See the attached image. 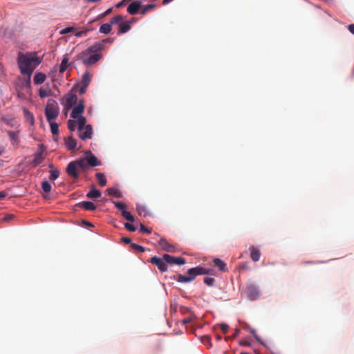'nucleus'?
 I'll list each match as a JSON object with an SVG mask.
<instances>
[{
    "instance_id": "1",
    "label": "nucleus",
    "mask_w": 354,
    "mask_h": 354,
    "mask_svg": "<svg viewBox=\"0 0 354 354\" xmlns=\"http://www.w3.org/2000/svg\"><path fill=\"white\" fill-rule=\"evenodd\" d=\"M41 63L39 57L32 53L23 54L19 53L17 57V64L20 69V72L23 75L28 76V82L30 80L31 75L35 67Z\"/></svg>"
},
{
    "instance_id": "2",
    "label": "nucleus",
    "mask_w": 354,
    "mask_h": 354,
    "mask_svg": "<svg viewBox=\"0 0 354 354\" xmlns=\"http://www.w3.org/2000/svg\"><path fill=\"white\" fill-rule=\"evenodd\" d=\"M59 114L58 103L53 99H49L45 108V115L48 122L55 120Z\"/></svg>"
},
{
    "instance_id": "3",
    "label": "nucleus",
    "mask_w": 354,
    "mask_h": 354,
    "mask_svg": "<svg viewBox=\"0 0 354 354\" xmlns=\"http://www.w3.org/2000/svg\"><path fill=\"white\" fill-rule=\"evenodd\" d=\"M102 58V55L101 53H95V54H90L86 52L82 51L79 55V59L82 61V62L86 66H91L97 62L100 59Z\"/></svg>"
},
{
    "instance_id": "4",
    "label": "nucleus",
    "mask_w": 354,
    "mask_h": 354,
    "mask_svg": "<svg viewBox=\"0 0 354 354\" xmlns=\"http://www.w3.org/2000/svg\"><path fill=\"white\" fill-rule=\"evenodd\" d=\"M77 95L73 94L71 91L65 95L62 100V104H64L65 109L68 110L77 103Z\"/></svg>"
},
{
    "instance_id": "5",
    "label": "nucleus",
    "mask_w": 354,
    "mask_h": 354,
    "mask_svg": "<svg viewBox=\"0 0 354 354\" xmlns=\"http://www.w3.org/2000/svg\"><path fill=\"white\" fill-rule=\"evenodd\" d=\"M247 297L250 300H255L259 297V291L256 284L250 283L246 286Z\"/></svg>"
},
{
    "instance_id": "6",
    "label": "nucleus",
    "mask_w": 354,
    "mask_h": 354,
    "mask_svg": "<svg viewBox=\"0 0 354 354\" xmlns=\"http://www.w3.org/2000/svg\"><path fill=\"white\" fill-rule=\"evenodd\" d=\"M91 81V75L88 72L85 73L83 75L80 84L77 85V87H79V92L80 94H84L86 92V88L89 85Z\"/></svg>"
},
{
    "instance_id": "7",
    "label": "nucleus",
    "mask_w": 354,
    "mask_h": 354,
    "mask_svg": "<svg viewBox=\"0 0 354 354\" xmlns=\"http://www.w3.org/2000/svg\"><path fill=\"white\" fill-rule=\"evenodd\" d=\"M41 150L37 151L34 155V158L30 162V165L32 167H36L39 165L41 164L45 159V149L42 148V145H41Z\"/></svg>"
},
{
    "instance_id": "8",
    "label": "nucleus",
    "mask_w": 354,
    "mask_h": 354,
    "mask_svg": "<svg viewBox=\"0 0 354 354\" xmlns=\"http://www.w3.org/2000/svg\"><path fill=\"white\" fill-rule=\"evenodd\" d=\"M150 262L152 264L156 265L158 267V268L160 270V271L162 272H166L168 269L167 263L165 261L163 257L160 258V257H158L156 256L153 257L151 259Z\"/></svg>"
},
{
    "instance_id": "9",
    "label": "nucleus",
    "mask_w": 354,
    "mask_h": 354,
    "mask_svg": "<svg viewBox=\"0 0 354 354\" xmlns=\"http://www.w3.org/2000/svg\"><path fill=\"white\" fill-rule=\"evenodd\" d=\"M79 168L75 162V161H72L68 163L66 167L67 174L73 177L75 179H77L79 178Z\"/></svg>"
},
{
    "instance_id": "10",
    "label": "nucleus",
    "mask_w": 354,
    "mask_h": 354,
    "mask_svg": "<svg viewBox=\"0 0 354 354\" xmlns=\"http://www.w3.org/2000/svg\"><path fill=\"white\" fill-rule=\"evenodd\" d=\"M163 258L167 263L168 264H176V265H184L185 263V259L183 257H176L169 254H164Z\"/></svg>"
},
{
    "instance_id": "11",
    "label": "nucleus",
    "mask_w": 354,
    "mask_h": 354,
    "mask_svg": "<svg viewBox=\"0 0 354 354\" xmlns=\"http://www.w3.org/2000/svg\"><path fill=\"white\" fill-rule=\"evenodd\" d=\"M84 111V102L83 100H81L78 102V104L74 106L73 109L72 113L71 114V117L73 119H76L78 116H80L81 114Z\"/></svg>"
},
{
    "instance_id": "12",
    "label": "nucleus",
    "mask_w": 354,
    "mask_h": 354,
    "mask_svg": "<svg viewBox=\"0 0 354 354\" xmlns=\"http://www.w3.org/2000/svg\"><path fill=\"white\" fill-rule=\"evenodd\" d=\"M158 244L164 251L167 252H174L176 251V246L168 243L167 241L164 238H161L159 240Z\"/></svg>"
},
{
    "instance_id": "13",
    "label": "nucleus",
    "mask_w": 354,
    "mask_h": 354,
    "mask_svg": "<svg viewBox=\"0 0 354 354\" xmlns=\"http://www.w3.org/2000/svg\"><path fill=\"white\" fill-rule=\"evenodd\" d=\"M87 162L90 167H95L101 164L100 161L98 160L97 157L91 151H88L86 152V157Z\"/></svg>"
},
{
    "instance_id": "14",
    "label": "nucleus",
    "mask_w": 354,
    "mask_h": 354,
    "mask_svg": "<svg viewBox=\"0 0 354 354\" xmlns=\"http://www.w3.org/2000/svg\"><path fill=\"white\" fill-rule=\"evenodd\" d=\"M1 120L3 124L11 128H15L17 126V122L15 118L10 115H2L1 118Z\"/></svg>"
},
{
    "instance_id": "15",
    "label": "nucleus",
    "mask_w": 354,
    "mask_h": 354,
    "mask_svg": "<svg viewBox=\"0 0 354 354\" xmlns=\"http://www.w3.org/2000/svg\"><path fill=\"white\" fill-rule=\"evenodd\" d=\"M104 49L103 47V43L96 42L93 45L91 46L86 50H83L84 52L90 53V54H95V53H101V52Z\"/></svg>"
},
{
    "instance_id": "16",
    "label": "nucleus",
    "mask_w": 354,
    "mask_h": 354,
    "mask_svg": "<svg viewBox=\"0 0 354 354\" xmlns=\"http://www.w3.org/2000/svg\"><path fill=\"white\" fill-rule=\"evenodd\" d=\"M188 274L189 275H193L194 278L195 279V277L197 275H199V274H208L209 272H208V270H207L206 268H205L203 267L197 266V267H195V268L189 269L188 270Z\"/></svg>"
},
{
    "instance_id": "17",
    "label": "nucleus",
    "mask_w": 354,
    "mask_h": 354,
    "mask_svg": "<svg viewBox=\"0 0 354 354\" xmlns=\"http://www.w3.org/2000/svg\"><path fill=\"white\" fill-rule=\"evenodd\" d=\"M84 131L82 132L80 131L79 137L83 140H85L86 139H90L92 137L93 135V128L91 124H87L84 128Z\"/></svg>"
},
{
    "instance_id": "18",
    "label": "nucleus",
    "mask_w": 354,
    "mask_h": 354,
    "mask_svg": "<svg viewBox=\"0 0 354 354\" xmlns=\"http://www.w3.org/2000/svg\"><path fill=\"white\" fill-rule=\"evenodd\" d=\"M141 8V2L138 1L131 3L127 7V12L132 15H136Z\"/></svg>"
},
{
    "instance_id": "19",
    "label": "nucleus",
    "mask_w": 354,
    "mask_h": 354,
    "mask_svg": "<svg viewBox=\"0 0 354 354\" xmlns=\"http://www.w3.org/2000/svg\"><path fill=\"white\" fill-rule=\"evenodd\" d=\"M249 250L250 252V257L252 261L257 262L259 261L261 257V252L259 250H257L254 246L252 245L249 248Z\"/></svg>"
},
{
    "instance_id": "20",
    "label": "nucleus",
    "mask_w": 354,
    "mask_h": 354,
    "mask_svg": "<svg viewBox=\"0 0 354 354\" xmlns=\"http://www.w3.org/2000/svg\"><path fill=\"white\" fill-rule=\"evenodd\" d=\"M131 21H122L119 26L118 34H123L127 32L131 29Z\"/></svg>"
},
{
    "instance_id": "21",
    "label": "nucleus",
    "mask_w": 354,
    "mask_h": 354,
    "mask_svg": "<svg viewBox=\"0 0 354 354\" xmlns=\"http://www.w3.org/2000/svg\"><path fill=\"white\" fill-rule=\"evenodd\" d=\"M75 161L79 169L82 171H85L90 167L85 158H82Z\"/></svg>"
},
{
    "instance_id": "22",
    "label": "nucleus",
    "mask_w": 354,
    "mask_h": 354,
    "mask_svg": "<svg viewBox=\"0 0 354 354\" xmlns=\"http://www.w3.org/2000/svg\"><path fill=\"white\" fill-rule=\"evenodd\" d=\"M78 206L86 210L93 211L96 209V205L91 201H83L78 203Z\"/></svg>"
},
{
    "instance_id": "23",
    "label": "nucleus",
    "mask_w": 354,
    "mask_h": 354,
    "mask_svg": "<svg viewBox=\"0 0 354 354\" xmlns=\"http://www.w3.org/2000/svg\"><path fill=\"white\" fill-rule=\"evenodd\" d=\"M6 133L8 135L10 139L13 142V145H18L19 143V131H6Z\"/></svg>"
},
{
    "instance_id": "24",
    "label": "nucleus",
    "mask_w": 354,
    "mask_h": 354,
    "mask_svg": "<svg viewBox=\"0 0 354 354\" xmlns=\"http://www.w3.org/2000/svg\"><path fill=\"white\" fill-rule=\"evenodd\" d=\"M214 263L216 266H217L220 269L221 271H223V272L227 271V269L226 268V263L221 259H218V258L214 259Z\"/></svg>"
},
{
    "instance_id": "25",
    "label": "nucleus",
    "mask_w": 354,
    "mask_h": 354,
    "mask_svg": "<svg viewBox=\"0 0 354 354\" xmlns=\"http://www.w3.org/2000/svg\"><path fill=\"white\" fill-rule=\"evenodd\" d=\"M46 75L42 73H37L35 74L34 77V83L35 84H42L45 80H46Z\"/></svg>"
},
{
    "instance_id": "26",
    "label": "nucleus",
    "mask_w": 354,
    "mask_h": 354,
    "mask_svg": "<svg viewBox=\"0 0 354 354\" xmlns=\"http://www.w3.org/2000/svg\"><path fill=\"white\" fill-rule=\"evenodd\" d=\"M66 145L69 150H74L77 146V142L72 136H69L66 140Z\"/></svg>"
},
{
    "instance_id": "27",
    "label": "nucleus",
    "mask_w": 354,
    "mask_h": 354,
    "mask_svg": "<svg viewBox=\"0 0 354 354\" xmlns=\"http://www.w3.org/2000/svg\"><path fill=\"white\" fill-rule=\"evenodd\" d=\"M108 194L110 196H115L116 198H122V193L117 188L109 187L107 189Z\"/></svg>"
},
{
    "instance_id": "28",
    "label": "nucleus",
    "mask_w": 354,
    "mask_h": 354,
    "mask_svg": "<svg viewBox=\"0 0 354 354\" xmlns=\"http://www.w3.org/2000/svg\"><path fill=\"white\" fill-rule=\"evenodd\" d=\"M95 177L97 180L99 185L102 187H104L106 185V178L104 174L102 173H97L95 174Z\"/></svg>"
},
{
    "instance_id": "29",
    "label": "nucleus",
    "mask_w": 354,
    "mask_h": 354,
    "mask_svg": "<svg viewBox=\"0 0 354 354\" xmlns=\"http://www.w3.org/2000/svg\"><path fill=\"white\" fill-rule=\"evenodd\" d=\"M23 111L26 119L30 122L31 125H33L35 123V118L33 115L26 108H24Z\"/></svg>"
},
{
    "instance_id": "30",
    "label": "nucleus",
    "mask_w": 354,
    "mask_h": 354,
    "mask_svg": "<svg viewBox=\"0 0 354 354\" xmlns=\"http://www.w3.org/2000/svg\"><path fill=\"white\" fill-rule=\"evenodd\" d=\"M112 30L111 24L109 23L104 24L100 27V32L104 34H109Z\"/></svg>"
},
{
    "instance_id": "31",
    "label": "nucleus",
    "mask_w": 354,
    "mask_h": 354,
    "mask_svg": "<svg viewBox=\"0 0 354 354\" xmlns=\"http://www.w3.org/2000/svg\"><path fill=\"white\" fill-rule=\"evenodd\" d=\"M194 279V278L193 275L189 274V276H186V275H183V274H178L177 281L178 282H181V283H187Z\"/></svg>"
},
{
    "instance_id": "32",
    "label": "nucleus",
    "mask_w": 354,
    "mask_h": 354,
    "mask_svg": "<svg viewBox=\"0 0 354 354\" xmlns=\"http://www.w3.org/2000/svg\"><path fill=\"white\" fill-rule=\"evenodd\" d=\"M86 196L89 198H97L101 196V192L100 190L93 188L86 194Z\"/></svg>"
},
{
    "instance_id": "33",
    "label": "nucleus",
    "mask_w": 354,
    "mask_h": 354,
    "mask_svg": "<svg viewBox=\"0 0 354 354\" xmlns=\"http://www.w3.org/2000/svg\"><path fill=\"white\" fill-rule=\"evenodd\" d=\"M77 119V123H78V131H82L84 130V128L86 127V118L82 115L78 116Z\"/></svg>"
},
{
    "instance_id": "34",
    "label": "nucleus",
    "mask_w": 354,
    "mask_h": 354,
    "mask_svg": "<svg viewBox=\"0 0 354 354\" xmlns=\"http://www.w3.org/2000/svg\"><path fill=\"white\" fill-rule=\"evenodd\" d=\"M156 7V4H147L146 6H144L140 13L142 15H145L147 12H150L151 10H152L153 8H155Z\"/></svg>"
},
{
    "instance_id": "35",
    "label": "nucleus",
    "mask_w": 354,
    "mask_h": 354,
    "mask_svg": "<svg viewBox=\"0 0 354 354\" xmlns=\"http://www.w3.org/2000/svg\"><path fill=\"white\" fill-rule=\"evenodd\" d=\"M68 65V59L66 57H64L60 64L59 73H63L67 69Z\"/></svg>"
},
{
    "instance_id": "36",
    "label": "nucleus",
    "mask_w": 354,
    "mask_h": 354,
    "mask_svg": "<svg viewBox=\"0 0 354 354\" xmlns=\"http://www.w3.org/2000/svg\"><path fill=\"white\" fill-rule=\"evenodd\" d=\"M123 17L120 15H116L113 17H112L110 19V24H118V26H120V23L123 21Z\"/></svg>"
},
{
    "instance_id": "37",
    "label": "nucleus",
    "mask_w": 354,
    "mask_h": 354,
    "mask_svg": "<svg viewBox=\"0 0 354 354\" xmlns=\"http://www.w3.org/2000/svg\"><path fill=\"white\" fill-rule=\"evenodd\" d=\"M50 131L53 135H57L59 133V125L55 122L54 120L49 122Z\"/></svg>"
},
{
    "instance_id": "38",
    "label": "nucleus",
    "mask_w": 354,
    "mask_h": 354,
    "mask_svg": "<svg viewBox=\"0 0 354 354\" xmlns=\"http://www.w3.org/2000/svg\"><path fill=\"white\" fill-rule=\"evenodd\" d=\"M113 203L117 207L118 209L121 211L122 214L123 213V211L127 210L126 209V205L121 202V201H113Z\"/></svg>"
},
{
    "instance_id": "39",
    "label": "nucleus",
    "mask_w": 354,
    "mask_h": 354,
    "mask_svg": "<svg viewBox=\"0 0 354 354\" xmlns=\"http://www.w3.org/2000/svg\"><path fill=\"white\" fill-rule=\"evenodd\" d=\"M131 248L133 250L138 252H144L145 251V249L143 246L133 243L131 244Z\"/></svg>"
},
{
    "instance_id": "40",
    "label": "nucleus",
    "mask_w": 354,
    "mask_h": 354,
    "mask_svg": "<svg viewBox=\"0 0 354 354\" xmlns=\"http://www.w3.org/2000/svg\"><path fill=\"white\" fill-rule=\"evenodd\" d=\"M122 215L128 221H130V222L134 221V217L129 212H128L127 210L123 211V213L122 214Z\"/></svg>"
},
{
    "instance_id": "41",
    "label": "nucleus",
    "mask_w": 354,
    "mask_h": 354,
    "mask_svg": "<svg viewBox=\"0 0 354 354\" xmlns=\"http://www.w3.org/2000/svg\"><path fill=\"white\" fill-rule=\"evenodd\" d=\"M41 188L46 193H49L51 190V185L48 181H44L41 183Z\"/></svg>"
},
{
    "instance_id": "42",
    "label": "nucleus",
    "mask_w": 354,
    "mask_h": 354,
    "mask_svg": "<svg viewBox=\"0 0 354 354\" xmlns=\"http://www.w3.org/2000/svg\"><path fill=\"white\" fill-rule=\"evenodd\" d=\"M50 172V175L49 178L50 180H55L59 177V171L57 169H53Z\"/></svg>"
},
{
    "instance_id": "43",
    "label": "nucleus",
    "mask_w": 354,
    "mask_h": 354,
    "mask_svg": "<svg viewBox=\"0 0 354 354\" xmlns=\"http://www.w3.org/2000/svg\"><path fill=\"white\" fill-rule=\"evenodd\" d=\"M201 342L205 344V345H207L208 347H211L212 346V344H211V338L208 335H204L201 337Z\"/></svg>"
},
{
    "instance_id": "44",
    "label": "nucleus",
    "mask_w": 354,
    "mask_h": 354,
    "mask_svg": "<svg viewBox=\"0 0 354 354\" xmlns=\"http://www.w3.org/2000/svg\"><path fill=\"white\" fill-rule=\"evenodd\" d=\"M136 209L139 215H143L144 216H146L147 215L146 208L144 206L138 205L137 206Z\"/></svg>"
},
{
    "instance_id": "45",
    "label": "nucleus",
    "mask_w": 354,
    "mask_h": 354,
    "mask_svg": "<svg viewBox=\"0 0 354 354\" xmlns=\"http://www.w3.org/2000/svg\"><path fill=\"white\" fill-rule=\"evenodd\" d=\"M74 120H69L68 121V128L70 131H73L76 127V121Z\"/></svg>"
},
{
    "instance_id": "46",
    "label": "nucleus",
    "mask_w": 354,
    "mask_h": 354,
    "mask_svg": "<svg viewBox=\"0 0 354 354\" xmlns=\"http://www.w3.org/2000/svg\"><path fill=\"white\" fill-rule=\"evenodd\" d=\"M76 30H77V28H74V27H67V28L60 30V34L61 35H66L67 33H69V32H74Z\"/></svg>"
},
{
    "instance_id": "47",
    "label": "nucleus",
    "mask_w": 354,
    "mask_h": 354,
    "mask_svg": "<svg viewBox=\"0 0 354 354\" xmlns=\"http://www.w3.org/2000/svg\"><path fill=\"white\" fill-rule=\"evenodd\" d=\"M204 283L209 286H213L215 283V279L212 277H205L204 278Z\"/></svg>"
},
{
    "instance_id": "48",
    "label": "nucleus",
    "mask_w": 354,
    "mask_h": 354,
    "mask_svg": "<svg viewBox=\"0 0 354 354\" xmlns=\"http://www.w3.org/2000/svg\"><path fill=\"white\" fill-rule=\"evenodd\" d=\"M124 227L129 232H135L136 230V227L129 223H124Z\"/></svg>"
},
{
    "instance_id": "49",
    "label": "nucleus",
    "mask_w": 354,
    "mask_h": 354,
    "mask_svg": "<svg viewBox=\"0 0 354 354\" xmlns=\"http://www.w3.org/2000/svg\"><path fill=\"white\" fill-rule=\"evenodd\" d=\"M39 95L41 97H46L48 96V92L46 89L40 88L39 91Z\"/></svg>"
},
{
    "instance_id": "50",
    "label": "nucleus",
    "mask_w": 354,
    "mask_h": 354,
    "mask_svg": "<svg viewBox=\"0 0 354 354\" xmlns=\"http://www.w3.org/2000/svg\"><path fill=\"white\" fill-rule=\"evenodd\" d=\"M140 232H142V233H146V234H151V230L147 228L143 224L140 223Z\"/></svg>"
},
{
    "instance_id": "51",
    "label": "nucleus",
    "mask_w": 354,
    "mask_h": 354,
    "mask_svg": "<svg viewBox=\"0 0 354 354\" xmlns=\"http://www.w3.org/2000/svg\"><path fill=\"white\" fill-rule=\"evenodd\" d=\"M220 327L224 334H226L228 332L229 326L226 324H221Z\"/></svg>"
},
{
    "instance_id": "52",
    "label": "nucleus",
    "mask_w": 354,
    "mask_h": 354,
    "mask_svg": "<svg viewBox=\"0 0 354 354\" xmlns=\"http://www.w3.org/2000/svg\"><path fill=\"white\" fill-rule=\"evenodd\" d=\"M88 31H89L88 29H85L84 30L79 31V32H76L75 35L76 37H81L83 35H85Z\"/></svg>"
},
{
    "instance_id": "53",
    "label": "nucleus",
    "mask_w": 354,
    "mask_h": 354,
    "mask_svg": "<svg viewBox=\"0 0 354 354\" xmlns=\"http://www.w3.org/2000/svg\"><path fill=\"white\" fill-rule=\"evenodd\" d=\"M15 217V215L14 214H6L4 218H3V220L5 221H10L11 220H12Z\"/></svg>"
},
{
    "instance_id": "54",
    "label": "nucleus",
    "mask_w": 354,
    "mask_h": 354,
    "mask_svg": "<svg viewBox=\"0 0 354 354\" xmlns=\"http://www.w3.org/2000/svg\"><path fill=\"white\" fill-rule=\"evenodd\" d=\"M250 333L253 335L254 337L258 341V342H261L260 340V338L259 337V336L257 335L255 330L254 329H251L250 330Z\"/></svg>"
},
{
    "instance_id": "55",
    "label": "nucleus",
    "mask_w": 354,
    "mask_h": 354,
    "mask_svg": "<svg viewBox=\"0 0 354 354\" xmlns=\"http://www.w3.org/2000/svg\"><path fill=\"white\" fill-rule=\"evenodd\" d=\"M122 242H124V243H125L127 244H129V243L131 244L132 243H131V239L130 238H129V237H122Z\"/></svg>"
},
{
    "instance_id": "56",
    "label": "nucleus",
    "mask_w": 354,
    "mask_h": 354,
    "mask_svg": "<svg viewBox=\"0 0 354 354\" xmlns=\"http://www.w3.org/2000/svg\"><path fill=\"white\" fill-rule=\"evenodd\" d=\"M113 41V39H110V38H108V39H103L102 41H100V43H103V47L104 48V44L105 43H111Z\"/></svg>"
},
{
    "instance_id": "57",
    "label": "nucleus",
    "mask_w": 354,
    "mask_h": 354,
    "mask_svg": "<svg viewBox=\"0 0 354 354\" xmlns=\"http://www.w3.org/2000/svg\"><path fill=\"white\" fill-rule=\"evenodd\" d=\"M192 318L191 317H187V318H185V319H184L183 320V323L184 324H188V323L191 322H192Z\"/></svg>"
},
{
    "instance_id": "58",
    "label": "nucleus",
    "mask_w": 354,
    "mask_h": 354,
    "mask_svg": "<svg viewBox=\"0 0 354 354\" xmlns=\"http://www.w3.org/2000/svg\"><path fill=\"white\" fill-rule=\"evenodd\" d=\"M348 29L352 34H354V24H350Z\"/></svg>"
},
{
    "instance_id": "59",
    "label": "nucleus",
    "mask_w": 354,
    "mask_h": 354,
    "mask_svg": "<svg viewBox=\"0 0 354 354\" xmlns=\"http://www.w3.org/2000/svg\"><path fill=\"white\" fill-rule=\"evenodd\" d=\"M240 333V329L236 328L234 333L232 335V338L236 337Z\"/></svg>"
},
{
    "instance_id": "60",
    "label": "nucleus",
    "mask_w": 354,
    "mask_h": 354,
    "mask_svg": "<svg viewBox=\"0 0 354 354\" xmlns=\"http://www.w3.org/2000/svg\"><path fill=\"white\" fill-rule=\"evenodd\" d=\"M6 195H7V194L6 192H4V191L0 192V200L2 198H4L6 196Z\"/></svg>"
},
{
    "instance_id": "61",
    "label": "nucleus",
    "mask_w": 354,
    "mask_h": 354,
    "mask_svg": "<svg viewBox=\"0 0 354 354\" xmlns=\"http://www.w3.org/2000/svg\"><path fill=\"white\" fill-rule=\"evenodd\" d=\"M125 1H126L123 0V1H122L121 2L118 3L116 5V7H117V8L122 7V6H124V2H125Z\"/></svg>"
},
{
    "instance_id": "62",
    "label": "nucleus",
    "mask_w": 354,
    "mask_h": 354,
    "mask_svg": "<svg viewBox=\"0 0 354 354\" xmlns=\"http://www.w3.org/2000/svg\"><path fill=\"white\" fill-rule=\"evenodd\" d=\"M83 223L86 226H88V227H93V225L91 223L88 222V221H84Z\"/></svg>"
},
{
    "instance_id": "63",
    "label": "nucleus",
    "mask_w": 354,
    "mask_h": 354,
    "mask_svg": "<svg viewBox=\"0 0 354 354\" xmlns=\"http://www.w3.org/2000/svg\"><path fill=\"white\" fill-rule=\"evenodd\" d=\"M173 0H163L162 1V5H167L169 3H170L171 1H172Z\"/></svg>"
},
{
    "instance_id": "64",
    "label": "nucleus",
    "mask_w": 354,
    "mask_h": 354,
    "mask_svg": "<svg viewBox=\"0 0 354 354\" xmlns=\"http://www.w3.org/2000/svg\"><path fill=\"white\" fill-rule=\"evenodd\" d=\"M241 345H244V346H250V343H248V342H243V341H241V343H240Z\"/></svg>"
}]
</instances>
